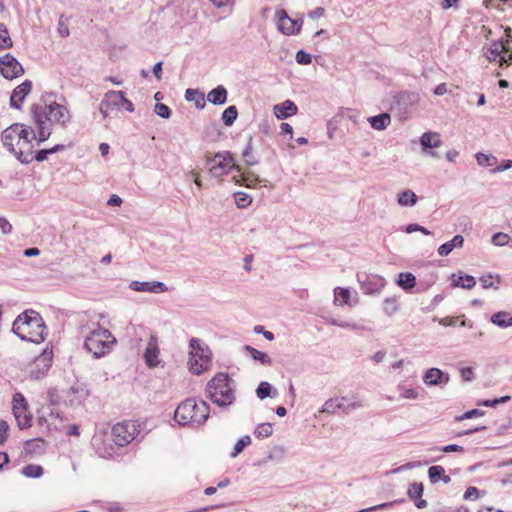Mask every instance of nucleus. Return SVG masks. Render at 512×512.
<instances>
[{
  "label": "nucleus",
  "instance_id": "49530a36",
  "mask_svg": "<svg viewBox=\"0 0 512 512\" xmlns=\"http://www.w3.org/2000/svg\"><path fill=\"white\" fill-rule=\"evenodd\" d=\"M234 199L238 208H246L252 203V197L245 192L234 193Z\"/></svg>",
  "mask_w": 512,
  "mask_h": 512
},
{
  "label": "nucleus",
  "instance_id": "a19ab883",
  "mask_svg": "<svg viewBox=\"0 0 512 512\" xmlns=\"http://www.w3.org/2000/svg\"><path fill=\"white\" fill-rule=\"evenodd\" d=\"M254 436L258 439H265L272 435L273 427L270 423H261L254 429Z\"/></svg>",
  "mask_w": 512,
  "mask_h": 512
},
{
  "label": "nucleus",
  "instance_id": "f704fd0d",
  "mask_svg": "<svg viewBox=\"0 0 512 512\" xmlns=\"http://www.w3.org/2000/svg\"><path fill=\"white\" fill-rule=\"evenodd\" d=\"M244 350L247 353H249V355L255 361L260 362L262 365L270 366L272 364V359H271V357L267 353L259 351V350L255 349L254 347H252L250 345H245L244 346Z\"/></svg>",
  "mask_w": 512,
  "mask_h": 512
},
{
  "label": "nucleus",
  "instance_id": "4c0bfd02",
  "mask_svg": "<svg viewBox=\"0 0 512 512\" xmlns=\"http://www.w3.org/2000/svg\"><path fill=\"white\" fill-rule=\"evenodd\" d=\"M397 283L404 290H410L416 285V277L410 272H402L398 276Z\"/></svg>",
  "mask_w": 512,
  "mask_h": 512
},
{
  "label": "nucleus",
  "instance_id": "f3484780",
  "mask_svg": "<svg viewBox=\"0 0 512 512\" xmlns=\"http://www.w3.org/2000/svg\"><path fill=\"white\" fill-rule=\"evenodd\" d=\"M276 17L278 19L277 27L278 29L286 35H293L300 31L301 22L299 23L296 20H292L286 13L285 10H279L276 12Z\"/></svg>",
  "mask_w": 512,
  "mask_h": 512
},
{
  "label": "nucleus",
  "instance_id": "69168bd1",
  "mask_svg": "<svg viewBox=\"0 0 512 512\" xmlns=\"http://www.w3.org/2000/svg\"><path fill=\"white\" fill-rule=\"evenodd\" d=\"M461 377L464 381H472L474 378V372L471 367H465L460 370Z\"/></svg>",
  "mask_w": 512,
  "mask_h": 512
},
{
  "label": "nucleus",
  "instance_id": "6e6d98bb",
  "mask_svg": "<svg viewBox=\"0 0 512 512\" xmlns=\"http://www.w3.org/2000/svg\"><path fill=\"white\" fill-rule=\"evenodd\" d=\"M295 59L297 63L301 65H308L312 62L311 54L305 52L304 50L297 51Z\"/></svg>",
  "mask_w": 512,
  "mask_h": 512
},
{
  "label": "nucleus",
  "instance_id": "b1692460",
  "mask_svg": "<svg viewBox=\"0 0 512 512\" xmlns=\"http://www.w3.org/2000/svg\"><path fill=\"white\" fill-rule=\"evenodd\" d=\"M67 393L70 405L72 406L81 404L88 395L84 385L79 383L72 385Z\"/></svg>",
  "mask_w": 512,
  "mask_h": 512
},
{
  "label": "nucleus",
  "instance_id": "72a5a7b5",
  "mask_svg": "<svg viewBox=\"0 0 512 512\" xmlns=\"http://www.w3.org/2000/svg\"><path fill=\"white\" fill-rule=\"evenodd\" d=\"M451 279L453 286L461 287L464 289H471L476 284L475 278L471 275L453 274Z\"/></svg>",
  "mask_w": 512,
  "mask_h": 512
},
{
  "label": "nucleus",
  "instance_id": "ddd939ff",
  "mask_svg": "<svg viewBox=\"0 0 512 512\" xmlns=\"http://www.w3.org/2000/svg\"><path fill=\"white\" fill-rule=\"evenodd\" d=\"M52 360V350L45 349L39 356L35 358L30 369V376L35 379L44 377L52 365Z\"/></svg>",
  "mask_w": 512,
  "mask_h": 512
},
{
  "label": "nucleus",
  "instance_id": "bf43d9fd",
  "mask_svg": "<svg viewBox=\"0 0 512 512\" xmlns=\"http://www.w3.org/2000/svg\"><path fill=\"white\" fill-rule=\"evenodd\" d=\"M329 323L331 325H334V326H338V327H341V328H350V329H358V326L354 323H349V322H346V321H340V320H337V319H334V318H331L329 320Z\"/></svg>",
  "mask_w": 512,
  "mask_h": 512
},
{
  "label": "nucleus",
  "instance_id": "09e8293b",
  "mask_svg": "<svg viewBox=\"0 0 512 512\" xmlns=\"http://www.w3.org/2000/svg\"><path fill=\"white\" fill-rule=\"evenodd\" d=\"M286 454V450L281 445H276L272 447L270 452L267 455V459L270 461H281Z\"/></svg>",
  "mask_w": 512,
  "mask_h": 512
},
{
  "label": "nucleus",
  "instance_id": "a878e982",
  "mask_svg": "<svg viewBox=\"0 0 512 512\" xmlns=\"http://www.w3.org/2000/svg\"><path fill=\"white\" fill-rule=\"evenodd\" d=\"M227 90L224 86L218 85L207 94V101L213 105H223L227 101Z\"/></svg>",
  "mask_w": 512,
  "mask_h": 512
},
{
  "label": "nucleus",
  "instance_id": "393cba45",
  "mask_svg": "<svg viewBox=\"0 0 512 512\" xmlns=\"http://www.w3.org/2000/svg\"><path fill=\"white\" fill-rule=\"evenodd\" d=\"M464 245V237L462 235H455L450 241L438 247V254L442 257L448 256L453 249L462 248Z\"/></svg>",
  "mask_w": 512,
  "mask_h": 512
},
{
  "label": "nucleus",
  "instance_id": "37998d69",
  "mask_svg": "<svg viewBox=\"0 0 512 512\" xmlns=\"http://www.w3.org/2000/svg\"><path fill=\"white\" fill-rule=\"evenodd\" d=\"M238 116L236 106L227 107L222 113V121L226 126H231L235 122Z\"/></svg>",
  "mask_w": 512,
  "mask_h": 512
},
{
  "label": "nucleus",
  "instance_id": "4d7b16f0",
  "mask_svg": "<svg viewBox=\"0 0 512 512\" xmlns=\"http://www.w3.org/2000/svg\"><path fill=\"white\" fill-rule=\"evenodd\" d=\"M510 400V396H503L500 398H495L492 400H484L480 403V405L486 406V407H494L497 404L505 403Z\"/></svg>",
  "mask_w": 512,
  "mask_h": 512
},
{
  "label": "nucleus",
  "instance_id": "aec40b11",
  "mask_svg": "<svg viewBox=\"0 0 512 512\" xmlns=\"http://www.w3.org/2000/svg\"><path fill=\"white\" fill-rule=\"evenodd\" d=\"M31 89L32 82L30 80H25L20 85H18L13 90L12 95L10 97L11 107L19 109L26 96L30 93Z\"/></svg>",
  "mask_w": 512,
  "mask_h": 512
},
{
  "label": "nucleus",
  "instance_id": "e2e57ef3",
  "mask_svg": "<svg viewBox=\"0 0 512 512\" xmlns=\"http://www.w3.org/2000/svg\"><path fill=\"white\" fill-rule=\"evenodd\" d=\"M479 497V490L476 487H468L464 493V499L472 500Z\"/></svg>",
  "mask_w": 512,
  "mask_h": 512
},
{
  "label": "nucleus",
  "instance_id": "f03ea898",
  "mask_svg": "<svg viewBox=\"0 0 512 512\" xmlns=\"http://www.w3.org/2000/svg\"><path fill=\"white\" fill-rule=\"evenodd\" d=\"M31 115L37 127L39 143L46 141L51 135L47 121L56 122L62 127H65L70 120L67 108L58 103L45 106L34 104L31 106Z\"/></svg>",
  "mask_w": 512,
  "mask_h": 512
},
{
  "label": "nucleus",
  "instance_id": "6e6552de",
  "mask_svg": "<svg viewBox=\"0 0 512 512\" xmlns=\"http://www.w3.org/2000/svg\"><path fill=\"white\" fill-rule=\"evenodd\" d=\"M124 107L128 112L134 111L133 103L126 99L122 91H108L99 105L103 117H107L113 110Z\"/></svg>",
  "mask_w": 512,
  "mask_h": 512
},
{
  "label": "nucleus",
  "instance_id": "58836bf2",
  "mask_svg": "<svg viewBox=\"0 0 512 512\" xmlns=\"http://www.w3.org/2000/svg\"><path fill=\"white\" fill-rule=\"evenodd\" d=\"M43 473V467L36 464L26 465L21 470V474L27 478H40Z\"/></svg>",
  "mask_w": 512,
  "mask_h": 512
},
{
  "label": "nucleus",
  "instance_id": "0e129e2a",
  "mask_svg": "<svg viewBox=\"0 0 512 512\" xmlns=\"http://www.w3.org/2000/svg\"><path fill=\"white\" fill-rule=\"evenodd\" d=\"M512 168V160L507 159L501 162L496 168L492 170L493 173H500Z\"/></svg>",
  "mask_w": 512,
  "mask_h": 512
},
{
  "label": "nucleus",
  "instance_id": "c85d7f7f",
  "mask_svg": "<svg viewBox=\"0 0 512 512\" xmlns=\"http://www.w3.org/2000/svg\"><path fill=\"white\" fill-rule=\"evenodd\" d=\"M418 196L412 190L406 189L398 193L397 203L401 207H413L417 204Z\"/></svg>",
  "mask_w": 512,
  "mask_h": 512
},
{
  "label": "nucleus",
  "instance_id": "5fc2aeb1",
  "mask_svg": "<svg viewBox=\"0 0 512 512\" xmlns=\"http://www.w3.org/2000/svg\"><path fill=\"white\" fill-rule=\"evenodd\" d=\"M155 113L161 118L168 119L171 115V110L167 105L157 103L155 105Z\"/></svg>",
  "mask_w": 512,
  "mask_h": 512
},
{
  "label": "nucleus",
  "instance_id": "774afa93",
  "mask_svg": "<svg viewBox=\"0 0 512 512\" xmlns=\"http://www.w3.org/2000/svg\"><path fill=\"white\" fill-rule=\"evenodd\" d=\"M49 149H42L36 152V154L33 156L31 154L32 160L35 159L38 162H42L47 159V156L50 155Z\"/></svg>",
  "mask_w": 512,
  "mask_h": 512
},
{
  "label": "nucleus",
  "instance_id": "cd10ccee",
  "mask_svg": "<svg viewBox=\"0 0 512 512\" xmlns=\"http://www.w3.org/2000/svg\"><path fill=\"white\" fill-rule=\"evenodd\" d=\"M242 183L248 188H256L258 186H267L268 180L261 179L254 172L248 170L243 172L242 175Z\"/></svg>",
  "mask_w": 512,
  "mask_h": 512
},
{
  "label": "nucleus",
  "instance_id": "9b49d317",
  "mask_svg": "<svg viewBox=\"0 0 512 512\" xmlns=\"http://www.w3.org/2000/svg\"><path fill=\"white\" fill-rule=\"evenodd\" d=\"M209 172L213 177H221L229 172L233 167L232 158L229 153H217L211 158L207 159Z\"/></svg>",
  "mask_w": 512,
  "mask_h": 512
},
{
  "label": "nucleus",
  "instance_id": "052dcab7",
  "mask_svg": "<svg viewBox=\"0 0 512 512\" xmlns=\"http://www.w3.org/2000/svg\"><path fill=\"white\" fill-rule=\"evenodd\" d=\"M16 407H19V408H26L27 407V403H26V400L25 398L23 397L22 394L20 393H16L13 397V409H16Z\"/></svg>",
  "mask_w": 512,
  "mask_h": 512
},
{
  "label": "nucleus",
  "instance_id": "9d476101",
  "mask_svg": "<svg viewBox=\"0 0 512 512\" xmlns=\"http://www.w3.org/2000/svg\"><path fill=\"white\" fill-rule=\"evenodd\" d=\"M38 413V422L41 426H46L48 430H62L64 428L63 416L56 408L50 405L42 406Z\"/></svg>",
  "mask_w": 512,
  "mask_h": 512
},
{
  "label": "nucleus",
  "instance_id": "7c9ffc66",
  "mask_svg": "<svg viewBox=\"0 0 512 512\" xmlns=\"http://www.w3.org/2000/svg\"><path fill=\"white\" fill-rule=\"evenodd\" d=\"M13 413L20 429H25L31 426L32 417L31 414L28 413L27 407H16V409H13Z\"/></svg>",
  "mask_w": 512,
  "mask_h": 512
},
{
  "label": "nucleus",
  "instance_id": "2eb2a0df",
  "mask_svg": "<svg viewBox=\"0 0 512 512\" xmlns=\"http://www.w3.org/2000/svg\"><path fill=\"white\" fill-rule=\"evenodd\" d=\"M442 144L440 134L437 132H425L420 137V145L422 152L433 158L439 159L440 155L433 151L432 148H438Z\"/></svg>",
  "mask_w": 512,
  "mask_h": 512
},
{
  "label": "nucleus",
  "instance_id": "5701e85b",
  "mask_svg": "<svg viewBox=\"0 0 512 512\" xmlns=\"http://www.w3.org/2000/svg\"><path fill=\"white\" fill-rule=\"evenodd\" d=\"M298 111L296 104L291 100H285L274 106V114L278 119H286L295 115Z\"/></svg>",
  "mask_w": 512,
  "mask_h": 512
},
{
  "label": "nucleus",
  "instance_id": "dca6fc26",
  "mask_svg": "<svg viewBox=\"0 0 512 512\" xmlns=\"http://www.w3.org/2000/svg\"><path fill=\"white\" fill-rule=\"evenodd\" d=\"M159 355L160 349L158 344V337L155 334H151L143 354L146 365L150 368L157 367L160 363Z\"/></svg>",
  "mask_w": 512,
  "mask_h": 512
},
{
  "label": "nucleus",
  "instance_id": "a18cd8bd",
  "mask_svg": "<svg viewBox=\"0 0 512 512\" xmlns=\"http://www.w3.org/2000/svg\"><path fill=\"white\" fill-rule=\"evenodd\" d=\"M251 444V438L249 435H245L241 437L236 444L234 445L233 451L231 452L230 456L232 458H235L237 455H239L245 447L249 446Z\"/></svg>",
  "mask_w": 512,
  "mask_h": 512
},
{
  "label": "nucleus",
  "instance_id": "c756f323",
  "mask_svg": "<svg viewBox=\"0 0 512 512\" xmlns=\"http://www.w3.org/2000/svg\"><path fill=\"white\" fill-rule=\"evenodd\" d=\"M368 122L375 130H385L391 123V116L389 113H381L379 115L369 117Z\"/></svg>",
  "mask_w": 512,
  "mask_h": 512
},
{
  "label": "nucleus",
  "instance_id": "473e14b6",
  "mask_svg": "<svg viewBox=\"0 0 512 512\" xmlns=\"http://www.w3.org/2000/svg\"><path fill=\"white\" fill-rule=\"evenodd\" d=\"M256 395L260 400H264L267 397L276 398L278 391L269 382L262 381L256 389Z\"/></svg>",
  "mask_w": 512,
  "mask_h": 512
},
{
  "label": "nucleus",
  "instance_id": "c03bdc74",
  "mask_svg": "<svg viewBox=\"0 0 512 512\" xmlns=\"http://www.w3.org/2000/svg\"><path fill=\"white\" fill-rule=\"evenodd\" d=\"M13 43L5 24L0 23V50L12 47Z\"/></svg>",
  "mask_w": 512,
  "mask_h": 512
},
{
  "label": "nucleus",
  "instance_id": "0eeeda50",
  "mask_svg": "<svg viewBox=\"0 0 512 512\" xmlns=\"http://www.w3.org/2000/svg\"><path fill=\"white\" fill-rule=\"evenodd\" d=\"M188 367L192 374L200 375L211 367V351L203 341L191 338L189 341Z\"/></svg>",
  "mask_w": 512,
  "mask_h": 512
},
{
  "label": "nucleus",
  "instance_id": "f257e3e1",
  "mask_svg": "<svg viewBox=\"0 0 512 512\" xmlns=\"http://www.w3.org/2000/svg\"><path fill=\"white\" fill-rule=\"evenodd\" d=\"M38 140V133L24 124L15 123L6 128L1 134L3 146L24 164L32 161V140Z\"/></svg>",
  "mask_w": 512,
  "mask_h": 512
},
{
  "label": "nucleus",
  "instance_id": "412c9836",
  "mask_svg": "<svg viewBox=\"0 0 512 512\" xmlns=\"http://www.w3.org/2000/svg\"><path fill=\"white\" fill-rule=\"evenodd\" d=\"M93 445L95 446L96 453L102 458H110L116 453L114 446L102 436H95L93 438Z\"/></svg>",
  "mask_w": 512,
  "mask_h": 512
},
{
  "label": "nucleus",
  "instance_id": "2f4dec72",
  "mask_svg": "<svg viewBox=\"0 0 512 512\" xmlns=\"http://www.w3.org/2000/svg\"><path fill=\"white\" fill-rule=\"evenodd\" d=\"M350 296H351V294H350L349 289L337 287L334 290V301L333 302L336 306L337 305L353 306L357 302L355 301L354 303H352L350 300Z\"/></svg>",
  "mask_w": 512,
  "mask_h": 512
},
{
  "label": "nucleus",
  "instance_id": "864d4df0",
  "mask_svg": "<svg viewBox=\"0 0 512 512\" xmlns=\"http://www.w3.org/2000/svg\"><path fill=\"white\" fill-rule=\"evenodd\" d=\"M510 240H511L510 236L508 234L502 233V232L495 233L491 239L492 243L495 246H499V247L507 245L510 242Z\"/></svg>",
  "mask_w": 512,
  "mask_h": 512
},
{
  "label": "nucleus",
  "instance_id": "c9c22d12",
  "mask_svg": "<svg viewBox=\"0 0 512 512\" xmlns=\"http://www.w3.org/2000/svg\"><path fill=\"white\" fill-rule=\"evenodd\" d=\"M185 99L188 102L194 101L197 109H203L205 107L204 94L200 93L197 89L188 88L185 91Z\"/></svg>",
  "mask_w": 512,
  "mask_h": 512
},
{
  "label": "nucleus",
  "instance_id": "f8f14e48",
  "mask_svg": "<svg viewBox=\"0 0 512 512\" xmlns=\"http://www.w3.org/2000/svg\"><path fill=\"white\" fill-rule=\"evenodd\" d=\"M0 73L6 79H14L24 73L19 61L10 53L0 57Z\"/></svg>",
  "mask_w": 512,
  "mask_h": 512
},
{
  "label": "nucleus",
  "instance_id": "a211bd4d",
  "mask_svg": "<svg viewBox=\"0 0 512 512\" xmlns=\"http://www.w3.org/2000/svg\"><path fill=\"white\" fill-rule=\"evenodd\" d=\"M129 288L136 292L163 293L168 290L165 283L161 281H131Z\"/></svg>",
  "mask_w": 512,
  "mask_h": 512
},
{
  "label": "nucleus",
  "instance_id": "4468645a",
  "mask_svg": "<svg viewBox=\"0 0 512 512\" xmlns=\"http://www.w3.org/2000/svg\"><path fill=\"white\" fill-rule=\"evenodd\" d=\"M357 279L364 294L380 293L386 285V280L378 275L358 274Z\"/></svg>",
  "mask_w": 512,
  "mask_h": 512
},
{
  "label": "nucleus",
  "instance_id": "7ed1b4c3",
  "mask_svg": "<svg viewBox=\"0 0 512 512\" xmlns=\"http://www.w3.org/2000/svg\"><path fill=\"white\" fill-rule=\"evenodd\" d=\"M12 332L23 341L36 344L44 342L48 335L42 316L32 309L26 310L16 317L12 325Z\"/></svg>",
  "mask_w": 512,
  "mask_h": 512
},
{
  "label": "nucleus",
  "instance_id": "79ce46f5",
  "mask_svg": "<svg viewBox=\"0 0 512 512\" xmlns=\"http://www.w3.org/2000/svg\"><path fill=\"white\" fill-rule=\"evenodd\" d=\"M399 310V304L395 297L385 298L383 301V311L387 316H392Z\"/></svg>",
  "mask_w": 512,
  "mask_h": 512
},
{
  "label": "nucleus",
  "instance_id": "bb28decb",
  "mask_svg": "<svg viewBox=\"0 0 512 512\" xmlns=\"http://www.w3.org/2000/svg\"><path fill=\"white\" fill-rule=\"evenodd\" d=\"M506 51V44L502 40L494 41L489 48L486 49L484 55L490 61L500 60L501 54Z\"/></svg>",
  "mask_w": 512,
  "mask_h": 512
},
{
  "label": "nucleus",
  "instance_id": "3c124183",
  "mask_svg": "<svg viewBox=\"0 0 512 512\" xmlns=\"http://www.w3.org/2000/svg\"><path fill=\"white\" fill-rule=\"evenodd\" d=\"M475 157L480 166H492L497 162L496 157L493 155H487L481 152H478Z\"/></svg>",
  "mask_w": 512,
  "mask_h": 512
},
{
  "label": "nucleus",
  "instance_id": "20e7f679",
  "mask_svg": "<svg viewBox=\"0 0 512 512\" xmlns=\"http://www.w3.org/2000/svg\"><path fill=\"white\" fill-rule=\"evenodd\" d=\"M234 381L227 373H217L206 386L207 397L219 407H228L235 400Z\"/></svg>",
  "mask_w": 512,
  "mask_h": 512
},
{
  "label": "nucleus",
  "instance_id": "4be33fe9",
  "mask_svg": "<svg viewBox=\"0 0 512 512\" xmlns=\"http://www.w3.org/2000/svg\"><path fill=\"white\" fill-rule=\"evenodd\" d=\"M345 401V397L331 398L323 404L321 412L327 414H335L338 411H342L346 414H349V409L345 406Z\"/></svg>",
  "mask_w": 512,
  "mask_h": 512
},
{
  "label": "nucleus",
  "instance_id": "ea45409f",
  "mask_svg": "<svg viewBox=\"0 0 512 512\" xmlns=\"http://www.w3.org/2000/svg\"><path fill=\"white\" fill-rule=\"evenodd\" d=\"M242 157L245 163L249 166H254L258 164L259 160L253 153L252 138L249 139L247 146L243 150Z\"/></svg>",
  "mask_w": 512,
  "mask_h": 512
},
{
  "label": "nucleus",
  "instance_id": "423d86ee",
  "mask_svg": "<svg viewBox=\"0 0 512 512\" xmlns=\"http://www.w3.org/2000/svg\"><path fill=\"white\" fill-rule=\"evenodd\" d=\"M115 343L116 339L108 329L97 327L85 337L84 348L94 358H101L112 350Z\"/></svg>",
  "mask_w": 512,
  "mask_h": 512
},
{
  "label": "nucleus",
  "instance_id": "e433bc0d",
  "mask_svg": "<svg viewBox=\"0 0 512 512\" xmlns=\"http://www.w3.org/2000/svg\"><path fill=\"white\" fill-rule=\"evenodd\" d=\"M491 322L501 328L512 326V316L508 312L500 311L491 316Z\"/></svg>",
  "mask_w": 512,
  "mask_h": 512
},
{
  "label": "nucleus",
  "instance_id": "13d9d810",
  "mask_svg": "<svg viewBox=\"0 0 512 512\" xmlns=\"http://www.w3.org/2000/svg\"><path fill=\"white\" fill-rule=\"evenodd\" d=\"M483 415H484V412L482 410L472 409V410L465 412L463 415L457 417V420L462 421L465 419H471V418L483 416Z\"/></svg>",
  "mask_w": 512,
  "mask_h": 512
},
{
  "label": "nucleus",
  "instance_id": "603ef678",
  "mask_svg": "<svg viewBox=\"0 0 512 512\" xmlns=\"http://www.w3.org/2000/svg\"><path fill=\"white\" fill-rule=\"evenodd\" d=\"M398 390L400 392V397L404 399H416L418 397V392L413 387H406L404 385H398Z\"/></svg>",
  "mask_w": 512,
  "mask_h": 512
},
{
  "label": "nucleus",
  "instance_id": "680f3d73",
  "mask_svg": "<svg viewBox=\"0 0 512 512\" xmlns=\"http://www.w3.org/2000/svg\"><path fill=\"white\" fill-rule=\"evenodd\" d=\"M512 62V53H509V49L506 47V51L501 54L499 65H510Z\"/></svg>",
  "mask_w": 512,
  "mask_h": 512
},
{
  "label": "nucleus",
  "instance_id": "338daca9",
  "mask_svg": "<svg viewBox=\"0 0 512 512\" xmlns=\"http://www.w3.org/2000/svg\"><path fill=\"white\" fill-rule=\"evenodd\" d=\"M0 230L3 234H9L12 231V225L5 217H0Z\"/></svg>",
  "mask_w": 512,
  "mask_h": 512
},
{
  "label": "nucleus",
  "instance_id": "39448f33",
  "mask_svg": "<svg viewBox=\"0 0 512 512\" xmlns=\"http://www.w3.org/2000/svg\"><path fill=\"white\" fill-rule=\"evenodd\" d=\"M209 414L210 407L206 402L197 403L195 399L189 398L178 405L174 419L180 425L199 426L207 421Z\"/></svg>",
  "mask_w": 512,
  "mask_h": 512
},
{
  "label": "nucleus",
  "instance_id": "8fccbe9b",
  "mask_svg": "<svg viewBox=\"0 0 512 512\" xmlns=\"http://www.w3.org/2000/svg\"><path fill=\"white\" fill-rule=\"evenodd\" d=\"M445 469L440 465L431 466L428 469V476L432 483L440 481L441 477L444 476Z\"/></svg>",
  "mask_w": 512,
  "mask_h": 512
},
{
  "label": "nucleus",
  "instance_id": "de8ad7c7",
  "mask_svg": "<svg viewBox=\"0 0 512 512\" xmlns=\"http://www.w3.org/2000/svg\"><path fill=\"white\" fill-rule=\"evenodd\" d=\"M423 491V484L414 482L409 486L407 495L411 500H416L417 498H421L423 496Z\"/></svg>",
  "mask_w": 512,
  "mask_h": 512
},
{
  "label": "nucleus",
  "instance_id": "1a4fd4ad",
  "mask_svg": "<svg viewBox=\"0 0 512 512\" xmlns=\"http://www.w3.org/2000/svg\"><path fill=\"white\" fill-rule=\"evenodd\" d=\"M138 428L133 421H123L115 424L111 430L112 441L118 447H124L135 439Z\"/></svg>",
  "mask_w": 512,
  "mask_h": 512
},
{
  "label": "nucleus",
  "instance_id": "6ab92c4d",
  "mask_svg": "<svg viewBox=\"0 0 512 512\" xmlns=\"http://www.w3.org/2000/svg\"><path fill=\"white\" fill-rule=\"evenodd\" d=\"M450 381V376L438 368H430L423 375V382L428 386L446 385Z\"/></svg>",
  "mask_w": 512,
  "mask_h": 512
}]
</instances>
